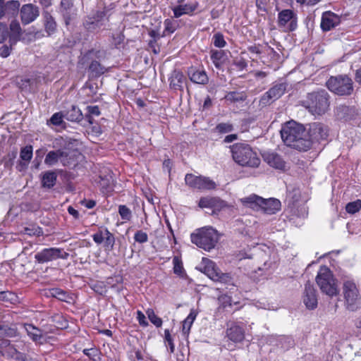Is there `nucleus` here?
<instances>
[{
	"label": "nucleus",
	"mask_w": 361,
	"mask_h": 361,
	"mask_svg": "<svg viewBox=\"0 0 361 361\" xmlns=\"http://www.w3.org/2000/svg\"><path fill=\"white\" fill-rule=\"evenodd\" d=\"M281 136L287 146L299 151H307L311 147L305 128L293 121L285 123L281 130Z\"/></svg>",
	"instance_id": "f257e3e1"
},
{
	"label": "nucleus",
	"mask_w": 361,
	"mask_h": 361,
	"mask_svg": "<svg viewBox=\"0 0 361 361\" xmlns=\"http://www.w3.org/2000/svg\"><path fill=\"white\" fill-rule=\"evenodd\" d=\"M329 94L326 90H319L308 93L302 105L312 115L321 116L329 109Z\"/></svg>",
	"instance_id": "f03ea898"
},
{
	"label": "nucleus",
	"mask_w": 361,
	"mask_h": 361,
	"mask_svg": "<svg viewBox=\"0 0 361 361\" xmlns=\"http://www.w3.org/2000/svg\"><path fill=\"white\" fill-rule=\"evenodd\" d=\"M233 160L242 166L258 167L260 159L249 145L236 143L230 147Z\"/></svg>",
	"instance_id": "7ed1b4c3"
},
{
	"label": "nucleus",
	"mask_w": 361,
	"mask_h": 361,
	"mask_svg": "<svg viewBox=\"0 0 361 361\" xmlns=\"http://www.w3.org/2000/svg\"><path fill=\"white\" fill-rule=\"evenodd\" d=\"M190 238L192 243L197 247L209 251L216 246L219 238L216 229L212 226H205L195 230L190 235Z\"/></svg>",
	"instance_id": "20e7f679"
},
{
	"label": "nucleus",
	"mask_w": 361,
	"mask_h": 361,
	"mask_svg": "<svg viewBox=\"0 0 361 361\" xmlns=\"http://www.w3.org/2000/svg\"><path fill=\"white\" fill-rule=\"evenodd\" d=\"M316 282L321 291L334 297L338 294L339 290L336 280L334 277L331 271L326 266L321 267L316 276Z\"/></svg>",
	"instance_id": "39448f33"
},
{
	"label": "nucleus",
	"mask_w": 361,
	"mask_h": 361,
	"mask_svg": "<svg viewBox=\"0 0 361 361\" xmlns=\"http://www.w3.org/2000/svg\"><path fill=\"white\" fill-rule=\"evenodd\" d=\"M328 89L340 96L350 95L353 92V82L347 75L331 76L326 82Z\"/></svg>",
	"instance_id": "423d86ee"
},
{
	"label": "nucleus",
	"mask_w": 361,
	"mask_h": 361,
	"mask_svg": "<svg viewBox=\"0 0 361 361\" xmlns=\"http://www.w3.org/2000/svg\"><path fill=\"white\" fill-rule=\"evenodd\" d=\"M343 293L345 308L351 312L361 308V296L356 284L350 280L343 283Z\"/></svg>",
	"instance_id": "0eeeda50"
},
{
	"label": "nucleus",
	"mask_w": 361,
	"mask_h": 361,
	"mask_svg": "<svg viewBox=\"0 0 361 361\" xmlns=\"http://www.w3.org/2000/svg\"><path fill=\"white\" fill-rule=\"evenodd\" d=\"M74 152L70 150H51L46 155L44 164L48 166H53L60 162L63 166H68L74 164Z\"/></svg>",
	"instance_id": "6e6552de"
},
{
	"label": "nucleus",
	"mask_w": 361,
	"mask_h": 361,
	"mask_svg": "<svg viewBox=\"0 0 361 361\" xmlns=\"http://www.w3.org/2000/svg\"><path fill=\"white\" fill-rule=\"evenodd\" d=\"M108 21L109 18L105 11H96L85 17L82 24L87 32L97 33Z\"/></svg>",
	"instance_id": "1a4fd4ad"
},
{
	"label": "nucleus",
	"mask_w": 361,
	"mask_h": 361,
	"mask_svg": "<svg viewBox=\"0 0 361 361\" xmlns=\"http://www.w3.org/2000/svg\"><path fill=\"white\" fill-rule=\"evenodd\" d=\"M69 254L58 247L44 248L35 255V259L40 264L47 263L57 259H66Z\"/></svg>",
	"instance_id": "9d476101"
},
{
	"label": "nucleus",
	"mask_w": 361,
	"mask_h": 361,
	"mask_svg": "<svg viewBox=\"0 0 361 361\" xmlns=\"http://www.w3.org/2000/svg\"><path fill=\"white\" fill-rule=\"evenodd\" d=\"M185 183L194 189L204 190H212L216 188V183L211 179L204 176H197L192 173L186 174Z\"/></svg>",
	"instance_id": "9b49d317"
},
{
	"label": "nucleus",
	"mask_w": 361,
	"mask_h": 361,
	"mask_svg": "<svg viewBox=\"0 0 361 361\" xmlns=\"http://www.w3.org/2000/svg\"><path fill=\"white\" fill-rule=\"evenodd\" d=\"M278 25L285 32L293 31L297 27V17L290 9H284L278 14Z\"/></svg>",
	"instance_id": "f8f14e48"
},
{
	"label": "nucleus",
	"mask_w": 361,
	"mask_h": 361,
	"mask_svg": "<svg viewBox=\"0 0 361 361\" xmlns=\"http://www.w3.org/2000/svg\"><path fill=\"white\" fill-rule=\"evenodd\" d=\"M287 85L285 82L275 84L261 97L259 104L262 106H267L272 102L279 99L286 92Z\"/></svg>",
	"instance_id": "ddd939ff"
},
{
	"label": "nucleus",
	"mask_w": 361,
	"mask_h": 361,
	"mask_svg": "<svg viewBox=\"0 0 361 361\" xmlns=\"http://www.w3.org/2000/svg\"><path fill=\"white\" fill-rule=\"evenodd\" d=\"M24 328L29 338L35 343L42 345L55 340L54 337L48 336L33 324H24Z\"/></svg>",
	"instance_id": "4468645a"
},
{
	"label": "nucleus",
	"mask_w": 361,
	"mask_h": 361,
	"mask_svg": "<svg viewBox=\"0 0 361 361\" xmlns=\"http://www.w3.org/2000/svg\"><path fill=\"white\" fill-rule=\"evenodd\" d=\"M327 136L328 128L323 123H313L309 125L307 137L308 140H310L311 146L314 142H319L321 140H324Z\"/></svg>",
	"instance_id": "2eb2a0df"
},
{
	"label": "nucleus",
	"mask_w": 361,
	"mask_h": 361,
	"mask_svg": "<svg viewBox=\"0 0 361 361\" xmlns=\"http://www.w3.org/2000/svg\"><path fill=\"white\" fill-rule=\"evenodd\" d=\"M39 15V8L32 4H25L20 8L21 20L25 25L33 22Z\"/></svg>",
	"instance_id": "dca6fc26"
},
{
	"label": "nucleus",
	"mask_w": 361,
	"mask_h": 361,
	"mask_svg": "<svg viewBox=\"0 0 361 361\" xmlns=\"http://www.w3.org/2000/svg\"><path fill=\"white\" fill-rule=\"evenodd\" d=\"M99 186L101 190L104 194H109L114 190V179L113 173L109 169H104L99 175Z\"/></svg>",
	"instance_id": "f3484780"
},
{
	"label": "nucleus",
	"mask_w": 361,
	"mask_h": 361,
	"mask_svg": "<svg viewBox=\"0 0 361 361\" xmlns=\"http://www.w3.org/2000/svg\"><path fill=\"white\" fill-rule=\"evenodd\" d=\"M303 302L306 307L310 310H314L317 307L318 300L317 292L313 285H312L310 282H307L305 285Z\"/></svg>",
	"instance_id": "a211bd4d"
},
{
	"label": "nucleus",
	"mask_w": 361,
	"mask_h": 361,
	"mask_svg": "<svg viewBox=\"0 0 361 361\" xmlns=\"http://www.w3.org/2000/svg\"><path fill=\"white\" fill-rule=\"evenodd\" d=\"M341 22L340 16L331 11H325L322 13L321 28L323 31H329Z\"/></svg>",
	"instance_id": "6ab92c4d"
},
{
	"label": "nucleus",
	"mask_w": 361,
	"mask_h": 361,
	"mask_svg": "<svg viewBox=\"0 0 361 361\" xmlns=\"http://www.w3.org/2000/svg\"><path fill=\"white\" fill-rule=\"evenodd\" d=\"M264 160L271 167L279 170H284L286 162L283 158L274 152H267L263 154Z\"/></svg>",
	"instance_id": "aec40b11"
},
{
	"label": "nucleus",
	"mask_w": 361,
	"mask_h": 361,
	"mask_svg": "<svg viewBox=\"0 0 361 361\" xmlns=\"http://www.w3.org/2000/svg\"><path fill=\"white\" fill-rule=\"evenodd\" d=\"M226 206V202L218 197H202L199 202L200 207L212 209L214 212L220 211Z\"/></svg>",
	"instance_id": "412c9836"
},
{
	"label": "nucleus",
	"mask_w": 361,
	"mask_h": 361,
	"mask_svg": "<svg viewBox=\"0 0 361 361\" xmlns=\"http://www.w3.org/2000/svg\"><path fill=\"white\" fill-rule=\"evenodd\" d=\"M170 88L174 90H183V84L185 82V78L182 72L178 70H174L169 78Z\"/></svg>",
	"instance_id": "4be33fe9"
},
{
	"label": "nucleus",
	"mask_w": 361,
	"mask_h": 361,
	"mask_svg": "<svg viewBox=\"0 0 361 361\" xmlns=\"http://www.w3.org/2000/svg\"><path fill=\"white\" fill-rule=\"evenodd\" d=\"M198 6L197 2L180 4L172 8L175 18H179L183 15H191Z\"/></svg>",
	"instance_id": "5701e85b"
},
{
	"label": "nucleus",
	"mask_w": 361,
	"mask_h": 361,
	"mask_svg": "<svg viewBox=\"0 0 361 361\" xmlns=\"http://www.w3.org/2000/svg\"><path fill=\"white\" fill-rule=\"evenodd\" d=\"M188 76L190 80L196 84L205 85L209 81L208 75L204 70L190 68L188 71Z\"/></svg>",
	"instance_id": "b1692460"
},
{
	"label": "nucleus",
	"mask_w": 361,
	"mask_h": 361,
	"mask_svg": "<svg viewBox=\"0 0 361 361\" xmlns=\"http://www.w3.org/2000/svg\"><path fill=\"white\" fill-rule=\"evenodd\" d=\"M260 209L269 214H275L281 209V202L275 198L263 199Z\"/></svg>",
	"instance_id": "393cba45"
},
{
	"label": "nucleus",
	"mask_w": 361,
	"mask_h": 361,
	"mask_svg": "<svg viewBox=\"0 0 361 361\" xmlns=\"http://www.w3.org/2000/svg\"><path fill=\"white\" fill-rule=\"evenodd\" d=\"M10 30L11 34L9 36L8 43L11 44V46H14L17 42L22 40L23 41L25 39L21 37L22 35V29L18 22L16 20H13L10 24Z\"/></svg>",
	"instance_id": "a878e982"
},
{
	"label": "nucleus",
	"mask_w": 361,
	"mask_h": 361,
	"mask_svg": "<svg viewBox=\"0 0 361 361\" xmlns=\"http://www.w3.org/2000/svg\"><path fill=\"white\" fill-rule=\"evenodd\" d=\"M240 201L245 207L251 208L254 210H259L260 209V204L263 203V198L252 194L241 198Z\"/></svg>",
	"instance_id": "bb28decb"
},
{
	"label": "nucleus",
	"mask_w": 361,
	"mask_h": 361,
	"mask_svg": "<svg viewBox=\"0 0 361 361\" xmlns=\"http://www.w3.org/2000/svg\"><path fill=\"white\" fill-rule=\"evenodd\" d=\"M204 262V266L202 272L214 281L221 271L213 261L206 259Z\"/></svg>",
	"instance_id": "cd10ccee"
},
{
	"label": "nucleus",
	"mask_w": 361,
	"mask_h": 361,
	"mask_svg": "<svg viewBox=\"0 0 361 361\" xmlns=\"http://www.w3.org/2000/svg\"><path fill=\"white\" fill-rule=\"evenodd\" d=\"M227 336L233 342H241L245 337L244 331L240 326L233 325L227 329Z\"/></svg>",
	"instance_id": "c85d7f7f"
},
{
	"label": "nucleus",
	"mask_w": 361,
	"mask_h": 361,
	"mask_svg": "<svg viewBox=\"0 0 361 361\" xmlns=\"http://www.w3.org/2000/svg\"><path fill=\"white\" fill-rule=\"evenodd\" d=\"M211 59L216 68H220L225 63L227 56L224 50H212Z\"/></svg>",
	"instance_id": "c756f323"
},
{
	"label": "nucleus",
	"mask_w": 361,
	"mask_h": 361,
	"mask_svg": "<svg viewBox=\"0 0 361 361\" xmlns=\"http://www.w3.org/2000/svg\"><path fill=\"white\" fill-rule=\"evenodd\" d=\"M47 296H51L53 298H56L59 299L61 301L63 302H69V300L71 299V297L69 295V294L64 291L63 290L58 288H54L49 289L46 293Z\"/></svg>",
	"instance_id": "7c9ffc66"
},
{
	"label": "nucleus",
	"mask_w": 361,
	"mask_h": 361,
	"mask_svg": "<svg viewBox=\"0 0 361 361\" xmlns=\"http://www.w3.org/2000/svg\"><path fill=\"white\" fill-rule=\"evenodd\" d=\"M197 315V312L192 309L190 310V312L188 314V316L183 322L182 332L185 336H186V337L188 336L191 326H192L194 321L195 320Z\"/></svg>",
	"instance_id": "2f4dec72"
},
{
	"label": "nucleus",
	"mask_w": 361,
	"mask_h": 361,
	"mask_svg": "<svg viewBox=\"0 0 361 361\" xmlns=\"http://www.w3.org/2000/svg\"><path fill=\"white\" fill-rule=\"evenodd\" d=\"M88 70L92 77H99L106 73L108 68L102 66L99 61L94 60L90 63Z\"/></svg>",
	"instance_id": "473e14b6"
},
{
	"label": "nucleus",
	"mask_w": 361,
	"mask_h": 361,
	"mask_svg": "<svg viewBox=\"0 0 361 361\" xmlns=\"http://www.w3.org/2000/svg\"><path fill=\"white\" fill-rule=\"evenodd\" d=\"M64 118L72 122H79L82 118V114L79 108L72 106L64 114Z\"/></svg>",
	"instance_id": "72a5a7b5"
},
{
	"label": "nucleus",
	"mask_w": 361,
	"mask_h": 361,
	"mask_svg": "<svg viewBox=\"0 0 361 361\" xmlns=\"http://www.w3.org/2000/svg\"><path fill=\"white\" fill-rule=\"evenodd\" d=\"M57 175L54 171L46 172L42 179V184L44 188H51L56 182Z\"/></svg>",
	"instance_id": "f704fd0d"
},
{
	"label": "nucleus",
	"mask_w": 361,
	"mask_h": 361,
	"mask_svg": "<svg viewBox=\"0 0 361 361\" xmlns=\"http://www.w3.org/2000/svg\"><path fill=\"white\" fill-rule=\"evenodd\" d=\"M44 27L48 35L53 34L56 29V23L53 17L48 13H44Z\"/></svg>",
	"instance_id": "c9c22d12"
},
{
	"label": "nucleus",
	"mask_w": 361,
	"mask_h": 361,
	"mask_svg": "<svg viewBox=\"0 0 361 361\" xmlns=\"http://www.w3.org/2000/svg\"><path fill=\"white\" fill-rule=\"evenodd\" d=\"M18 336V329L13 326L0 325V337L13 338Z\"/></svg>",
	"instance_id": "e433bc0d"
},
{
	"label": "nucleus",
	"mask_w": 361,
	"mask_h": 361,
	"mask_svg": "<svg viewBox=\"0 0 361 361\" xmlns=\"http://www.w3.org/2000/svg\"><path fill=\"white\" fill-rule=\"evenodd\" d=\"M225 99L230 102H243L246 99V95L243 92H230L225 96Z\"/></svg>",
	"instance_id": "4c0bfd02"
},
{
	"label": "nucleus",
	"mask_w": 361,
	"mask_h": 361,
	"mask_svg": "<svg viewBox=\"0 0 361 361\" xmlns=\"http://www.w3.org/2000/svg\"><path fill=\"white\" fill-rule=\"evenodd\" d=\"M361 209V200H357L348 203L345 206V211L350 214L358 212Z\"/></svg>",
	"instance_id": "58836bf2"
},
{
	"label": "nucleus",
	"mask_w": 361,
	"mask_h": 361,
	"mask_svg": "<svg viewBox=\"0 0 361 361\" xmlns=\"http://www.w3.org/2000/svg\"><path fill=\"white\" fill-rule=\"evenodd\" d=\"M164 30L163 32V35L174 32L177 27V23L169 18L164 20Z\"/></svg>",
	"instance_id": "ea45409f"
},
{
	"label": "nucleus",
	"mask_w": 361,
	"mask_h": 361,
	"mask_svg": "<svg viewBox=\"0 0 361 361\" xmlns=\"http://www.w3.org/2000/svg\"><path fill=\"white\" fill-rule=\"evenodd\" d=\"M146 314L149 321L157 327H160L162 325V319L159 317L152 309H148Z\"/></svg>",
	"instance_id": "a19ab883"
},
{
	"label": "nucleus",
	"mask_w": 361,
	"mask_h": 361,
	"mask_svg": "<svg viewBox=\"0 0 361 361\" xmlns=\"http://www.w3.org/2000/svg\"><path fill=\"white\" fill-rule=\"evenodd\" d=\"M20 159L25 161H30L32 157V147L27 145L22 148L20 153Z\"/></svg>",
	"instance_id": "79ce46f5"
},
{
	"label": "nucleus",
	"mask_w": 361,
	"mask_h": 361,
	"mask_svg": "<svg viewBox=\"0 0 361 361\" xmlns=\"http://www.w3.org/2000/svg\"><path fill=\"white\" fill-rule=\"evenodd\" d=\"M115 243V238L114 235L108 230L106 233L104 246L106 250H112Z\"/></svg>",
	"instance_id": "37998d69"
},
{
	"label": "nucleus",
	"mask_w": 361,
	"mask_h": 361,
	"mask_svg": "<svg viewBox=\"0 0 361 361\" xmlns=\"http://www.w3.org/2000/svg\"><path fill=\"white\" fill-rule=\"evenodd\" d=\"M352 109L350 107L345 105H340L336 108V115L341 119H347Z\"/></svg>",
	"instance_id": "c03bdc74"
},
{
	"label": "nucleus",
	"mask_w": 361,
	"mask_h": 361,
	"mask_svg": "<svg viewBox=\"0 0 361 361\" xmlns=\"http://www.w3.org/2000/svg\"><path fill=\"white\" fill-rule=\"evenodd\" d=\"M108 229H102L98 231L97 233L92 235V239L95 243L100 245L104 243L105 240L106 233H107Z\"/></svg>",
	"instance_id": "a18cd8bd"
},
{
	"label": "nucleus",
	"mask_w": 361,
	"mask_h": 361,
	"mask_svg": "<svg viewBox=\"0 0 361 361\" xmlns=\"http://www.w3.org/2000/svg\"><path fill=\"white\" fill-rule=\"evenodd\" d=\"M173 272L178 276H183L184 269H183V263H182L180 259L178 257H174L173 259Z\"/></svg>",
	"instance_id": "49530a36"
},
{
	"label": "nucleus",
	"mask_w": 361,
	"mask_h": 361,
	"mask_svg": "<svg viewBox=\"0 0 361 361\" xmlns=\"http://www.w3.org/2000/svg\"><path fill=\"white\" fill-rule=\"evenodd\" d=\"M212 41L216 47L223 48L226 45V42L224 39V35L220 32H217L214 35Z\"/></svg>",
	"instance_id": "de8ad7c7"
},
{
	"label": "nucleus",
	"mask_w": 361,
	"mask_h": 361,
	"mask_svg": "<svg viewBox=\"0 0 361 361\" xmlns=\"http://www.w3.org/2000/svg\"><path fill=\"white\" fill-rule=\"evenodd\" d=\"M214 281L221 282L225 284H233V279L230 274L219 272Z\"/></svg>",
	"instance_id": "09e8293b"
},
{
	"label": "nucleus",
	"mask_w": 361,
	"mask_h": 361,
	"mask_svg": "<svg viewBox=\"0 0 361 361\" xmlns=\"http://www.w3.org/2000/svg\"><path fill=\"white\" fill-rule=\"evenodd\" d=\"M118 213L121 219L125 221H129L132 216L130 209L126 205H120L118 207Z\"/></svg>",
	"instance_id": "8fccbe9b"
},
{
	"label": "nucleus",
	"mask_w": 361,
	"mask_h": 361,
	"mask_svg": "<svg viewBox=\"0 0 361 361\" xmlns=\"http://www.w3.org/2000/svg\"><path fill=\"white\" fill-rule=\"evenodd\" d=\"M164 341L169 345L170 353H173L175 350V345L169 329L164 330Z\"/></svg>",
	"instance_id": "3c124183"
},
{
	"label": "nucleus",
	"mask_w": 361,
	"mask_h": 361,
	"mask_svg": "<svg viewBox=\"0 0 361 361\" xmlns=\"http://www.w3.org/2000/svg\"><path fill=\"white\" fill-rule=\"evenodd\" d=\"M216 130L220 133H227L233 130V126L228 123H221L216 126Z\"/></svg>",
	"instance_id": "603ef678"
},
{
	"label": "nucleus",
	"mask_w": 361,
	"mask_h": 361,
	"mask_svg": "<svg viewBox=\"0 0 361 361\" xmlns=\"http://www.w3.org/2000/svg\"><path fill=\"white\" fill-rule=\"evenodd\" d=\"M0 300L13 302L16 300V295L9 291L0 292Z\"/></svg>",
	"instance_id": "864d4df0"
},
{
	"label": "nucleus",
	"mask_w": 361,
	"mask_h": 361,
	"mask_svg": "<svg viewBox=\"0 0 361 361\" xmlns=\"http://www.w3.org/2000/svg\"><path fill=\"white\" fill-rule=\"evenodd\" d=\"M134 239L139 243H144L148 240V236L145 232L140 230L135 233Z\"/></svg>",
	"instance_id": "5fc2aeb1"
},
{
	"label": "nucleus",
	"mask_w": 361,
	"mask_h": 361,
	"mask_svg": "<svg viewBox=\"0 0 361 361\" xmlns=\"http://www.w3.org/2000/svg\"><path fill=\"white\" fill-rule=\"evenodd\" d=\"M64 115L61 112L55 113L51 117L49 121L51 124L54 126H60L63 122V118Z\"/></svg>",
	"instance_id": "6e6d98bb"
},
{
	"label": "nucleus",
	"mask_w": 361,
	"mask_h": 361,
	"mask_svg": "<svg viewBox=\"0 0 361 361\" xmlns=\"http://www.w3.org/2000/svg\"><path fill=\"white\" fill-rule=\"evenodd\" d=\"M8 36V27L6 23H0V43H3Z\"/></svg>",
	"instance_id": "4d7b16f0"
},
{
	"label": "nucleus",
	"mask_w": 361,
	"mask_h": 361,
	"mask_svg": "<svg viewBox=\"0 0 361 361\" xmlns=\"http://www.w3.org/2000/svg\"><path fill=\"white\" fill-rule=\"evenodd\" d=\"M24 233L28 235H37L39 236L42 233L41 228L39 227L36 228H25Z\"/></svg>",
	"instance_id": "13d9d810"
},
{
	"label": "nucleus",
	"mask_w": 361,
	"mask_h": 361,
	"mask_svg": "<svg viewBox=\"0 0 361 361\" xmlns=\"http://www.w3.org/2000/svg\"><path fill=\"white\" fill-rule=\"evenodd\" d=\"M12 47L13 46H11V44H9V45H3L0 48V56L3 58L8 57L11 53Z\"/></svg>",
	"instance_id": "bf43d9fd"
},
{
	"label": "nucleus",
	"mask_w": 361,
	"mask_h": 361,
	"mask_svg": "<svg viewBox=\"0 0 361 361\" xmlns=\"http://www.w3.org/2000/svg\"><path fill=\"white\" fill-rule=\"evenodd\" d=\"M137 319L140 325L142 326H147L148 325V322L146 320L145 315L140 310L137 311Z\"/></svg>",
	"instance_id": "052dcab7"
},
{
	"label": "nucleus",
	"mask_w": 361,
	"mask_h": 361,
	"mask_svg": "<svg viewBox=\"0 0 361 361\" xmlns=\"http://www.w3.org/2000/svg\"><path fill=\"white\" fill-rule=\"evenodd\" d=\"M296 2L300 5L312 6L320 2V0H296Z\"/></svg>",
	"instance_id": "680f3d73"
},
{
	"label": "nucleus",
	"mask_w": 361,
	"mask_h": 361,
	"mask_svg": "<svg viewBox=\"0 0 361 361\" xmlns=\"http://www.w3.org/2000/svg\"><path fill=\"white\" fill-rule=\"evenodd\" d=\"M6 5V9H12L13 12L16 11L19 6H20V3L18 1H9L8 2Z\"/></svg>",
	"instance_id": "e2e57ef3"
},
{
	"label": "nucleus",
	"mask_w": 361,
	"mask_h": 361,
	"mask_svg": "<svg viewBox=\"0 0 361 361\" xmlns=\"http://www.w3.org/2000/svg\"><path fill=\"white\" fill-rule=\"evenodd\" d=\"M87 112L91 114L96 116H98L100 115V111L97 106H87Z\"/></svg>",
	"instance_id": "0e129e2a"
},
{
	"label": "nucleus",
	"mask_w": 361,
	"mask_h": 361,
	"mask_svg": "<svg viewBox=\"0 0 361 361\" xmlns=\"http://www.w3.org/2000/svg\"><path fill=\"white\" fill-rule=\"evenodd\" d=\"M7 9L4 0H0V19H1L6 13Z\"/></svg>",
	"instance_id": "69168bd1"
},
{
	"label": "nucleus",
	"mask_w": 361,
	"mask_h": 361,
	"mask_svg": "<svg viewBox=\"0 0 361 361\" xmlns=\"http://www.w3.org/2000/svg\"><path fill=\"white\" fill-rule=\"evenodd\" d=\"M238 139V135L236 134H231L226 135L224 140V142L226 143L232 142Z\"/></svg>",
	"instance_id": "338daca9"
},
{
	"label": "nucleus",
	"mask_w": 361,
	"mask_h": 361,
	"mask_svg": "<svg viewBox=\"0 0 361 361\" xmlns=\"http://www.w3.org/2000/svg\"><path fill=\"white\" fill-rule=\"evenodd\" d=\"M248 51L250 53L255 54H261L262 51L259 46H251L248 47Z\"/></svg>",
	"instance_id": "774afa93"
}]
</instances>
